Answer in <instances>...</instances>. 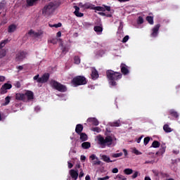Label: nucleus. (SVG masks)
Masks as SVG:
<instances>
[{"label": "nucleus", "mask_w": 180, "mask_h": 180, "mask_svg": "<svg viewBox=\"0 0 180 180\" xmlns=\"http://www.w3.org/2000/svg\"><path fill=\"white\" fill-rule=\"evenodd\" d=\"M106 77L109 81L110 85H111V86H116V85H117L116 81L122 79V75L120 72H115L112 70H108L106 71Z\"/></svg>", "instance_id": "obj_1"}, {"label": "nucleus", "mask_w": 180, "mask_h": 180, "mask_svg": "<svg viewBox=\"0 0 180 180\" xmlns=\"http://www.w3.org/2000/svg\"><path fill=\"white\" fill-rule=\"evenodd\" d=\"M71 84L75 86L86 85V84H88V80H86V78L84 76H76L72 79Z\"/></svg>", "instance_id": "obj_2"}, {"label": "nucleus", "mask_w": 180, "mask_h": 180, "mask_svg": "<svg viewBox=\"0 0 180 180\" xmlns=\"http://www.w3.org/2000/svg\"><path fill=\"white\" fill-rule=\"evenodd\" d=\"M98 143L103 147H110L113 144V138L110 136H107L105 138L100 136L98 138Z\"/></svg>", "instance_id": "obj_3"}, {"label": "nucleus", "mask_w": 180, "mask_h": 180, "mask_svg": "<svg viewBox=\"0 0 180 180\" xmlns=\"http://www.w3.org/2000/svg\"><path fill=\"white\" fill-rule=\"evenodd\" d=\"M51 85L52 88L56 89V91H58L59 92H67V86L56 80H52L51 82Z\"/></svg>", "instance_id": "obj_4"}, {"label": "nucleus", "mask_w": 180, "mask_h": 180, "mask_svg": "<svg viewBox=\"0 0 180 180\" xmlns=\"http://www.w3.org/2000/svg\"><path fill=\"white\" fill-rule=\"evenodd\" d=\"M54 12V3H49L48 5H46L42 9V15L44 16H50L51 13Z\"/></svg>", "instance_id": "obj_5"}, {"label": "nucleus", "mask_w": 180, "mask_h": 180, "mask_svg": "<svg viewBox=\"0 0 180 180\" xmlns=\"http://www.w3.org/2000/svg\"><path fill=\"white\" fill-rule=\"evenodd\" d=\"M26 56H27V52L24 51H18V53L15 55V61H23V60L26 58Z\"/></svg>", "instance_id": "obj_6"}, {"label": "nucleus", "mask_w": 180, "mask_h": 180, "mask_svg": "<svg viewBox=\"0 0 180 180\" xmlns=\"http://www.w3.org/2000/svg\"><path fill=\"white\" fill-rule=\"evenodd\" d=\"M12 88V84L9 83H6L1 86L0 89V94L1 95H5L8 92V89H11Z\"/></svg>", "instance_id": "obj_7"}, {"label": "nucleus", "mask_w": 180, "mask_h": 180, "mask_svg": "<svg viewBox=\"0 0 180 180\" xmlns=\"http://www.w3.org/2000/svg\"><path fill=\"white\" fill-rule=\"evenodd\" d=\"M50 79V74L44 73L41 77L38 79L39 84H46Z\"/></svg>", "instance_id": "obj_8"}, {"label": "nucleus", "mask_w": 180, "mask_h": 180, "mask_svg": "<svg viewBox=\"0 0 180 180\" xmlns=\"http://www.w3.org/2000/svg\"><path fill=\"white\" fill-rule=\"evenodd\" d=\"M79 6L80 8H83V9H91V11H93L94 9V6H95V5L89 3V2H86V3H79Z\"/></svg>", "instance_id": "obj_9"}, {"label": "nucleus", "mask_w": 180, "mask_h": 180, "mask_svg": "<svg viewBox=\"0 0 180 180\" xmlns=\"http://www.w3.org/2000/svg\"><path fill=\"white\" fill-rule=\"evenodd\" d=\"M160 27H161V25L157 24L152 29V33L150 34L151 37H157L158 36V31L160 30Z\"/></svg>", "instance_id": "obj_10"}, {"label": "nucleus", "mask_w": 180, "mask_h": 180, "mask_svg": "<svg viewBox=\"0 0 180 180\" xmlns=\"http://www.w3.org/2000/svg\"><path fill=\"white\" fill-rule=\"evenodd\" d=\"M89 159L92 160L93 165H101V164H102V162L99 160V159L96 157V155H91L89 157Z\"/></svg>", "instance_id": "obj_11"}, {"label": "nucleus", "mask_w": 180, "mask_h": 180, "mask_svg": "<svg viewBox=\"0 0 180 180\" xmlns=\"http://www.w3.org/2000/svg\"><path fill=\"white\" fill-rule=\"evenodd\" d=\"M28 34H29V36H31V37L37 38V37H40V36H41V34H43V32H42V31H39V32H36L33 30H30L28 32Z\"/></svg>", "instance_id": "obj_12"}, {"label": "nucleus", "mask_w": 180, "mask_h": 180, "mask_svg": "<svg viewBox=\"0 0 180 180\" xmlns=\"http://www.w3.org/2000/svg\"><path fill=\"white\" fill-rule=\"evenodd\" d=\"M120 68H121V72L122 74H123V75H127L128 74L130 73V71L129 70V68L127 65H126V64L121 63Z\"/></svg>", "instance_id": "obj_13"}, {"label": "nucleus", "mask_w": 180, "mask_h": 180, "mask_svg": "<svg viewBox=\"0 0 180 180\" xmlns=\"http://www.w3.org/2000/svg\"><path fill=\"white\" fill-rule=\"evenodd\" d=\"M69 172L72 179H74V180L78 179V175H79L78 170L70 169Z\"/></svg>", "instance_id": "obj_14"}, {"label": "nucleus", "mask_w": 180, "mask_h": 180, "mask_svg": "<svg viewBox=\"0 0 180 180\" xmlns=\"http://www.w3.org/2000/svg\"><path fill=\"white\" fill-rule=\"evenodd\" d=\"M88 123H91L94 126H98L99 124V121L95 117H90L87 120Z\"/></svg>", "instance_id": "obj_15"}, {"label": "nucleus", "mask_w": 180, "mask_h": 180, "mask_svg": "<svg viewBox=\"0 0 180 180\" xmlns=\"http://www.w3.org/2000/svg\"><path fill=\"white\" fill-rule=\"evenodd\" d=\"M91 77L92 79H98L99 78V73L98 72V70L96 69H93L91 70Z\"/></svg>", "instance_id": "obj_16"}, {"label": "nucleus", "mask_w": 180, "mask_h": 180, "mask_svg": "<svg viewBox=\"0 0 180 180\" xmlns=\"http://www.w3.org/2000/svg\"><path fill=\"white\" fill-rule=\"evenodd\" d=\"M25 98L27 96L28 101H32V99H34V94L32 91H27L25 94Z\"/></svg>", "instance_id": "obj_17"}, {"label": "nucleus", "mask_w": 180, "mask_h": 180, "mask_svg": "<svg viewBox=\"0 0 180 180\" xmlns=\"http://www.w3.org/2000/svg\"><path fill=\"white\" fill-rule=\"evenodd\" d=\"M74 8L75 9L74 12L75 16H77V18H82V16H84V13H79V7H78L77 6H75Z\"/></svg>", "instance_id": "obj_18"}, {"label": "nucleus", "mask_w": 180, "mask_h": 180, "mask_svg": "<svg viewBox=\"0 0 180 180\" xmlns=\"http://www.w3.org/2000/svg\"><path fill=\"white\" fill-rule=\"evenodd\" d=\"M82 130H84V125L82 124H77L75 128L76 133L77 134H81V133H82Z\"/></svg>", "instance_id": "obj_19"}, {"label": "nucleus", "mask_w": 180, "mask_h": 180, "mask_svg": "<svg viewBox=\"0 0 180 180\" xmlns=\"http://www.w3.org/2000/svg\"><path fill=\"white\" fill-rule=\"evenodd\" d=\"M15 99L17 101H26V96L23 94L18 93L15 94Z\"/></svg>", "instance_id": "obj_20"}, {"label": "nucleus", "mask_w": 180, "mask_h": 180, "mask_svg": "<svg viewBox=\"0 0 180 180\" xmlns=\"http://www.w3.org/2000/svg\"><path fill=\"white\" fill-rule=\"evenodd\" d=\"M109 126H110V127H120V126H122L120 120H118L112 122H110Z\"/></svg>", "instance_id": "obj_21"}, {"label": "nucleus", "mask_w": 180, "mask_h": 180, "mask_svg": "<svg viewBox=\"0 0 180 180\" xmlns=\"http://www.w3.org/2000/svg\"><path fill=\"white\" fill-rule=\"evenodd\" d=\"M27 6H34V5H37L39 0H26Z\"/></svg>", "instance_id": "obj_22"}, {"label": "nucleus", "mask_w": 180, "mask_h": 180, "mask_svg": "<svg viewBox=\"0 0 180 180\" xmlns=\"http://www.w3.org/2000/svg\"><path fill=\"white\" fill-rule=\"evenodd\" d=\"M101 160H103V161H104V162H114L115 160H111L110 158H109V156L106 155H101Z\"/></svg>", "instance_id": "obj_23"}, {"label": "nucleus", "mask_w": 180, "mask_h": 180, "mask_svg": "<svg viewBox=\"0 0 180 180\" xmlns=\"http://www.w3.org/2000/svg\"><path fill=\"white\" fill-rule=\"evenodd\" d=\"M169 113L175 119H178V117H179V114L175 110H169Z\"/></svg>", "instance_id": "obj_24"}, {"label": "nucleus", "mask_w": 180, "mask_h": 180, "mask_svg": "<svg viewBox=\"0 0 180 180\" xmlns=\"http://www.w3.org/2000/svg\"><path fill=\"white\" fill-rule=\"evenodd\" d=\"M94 30L97 33V34H101V33L103 32V28L101 26H95L94 27Z\"/></svg>", "instance_id": "obj_25"}, {"label": "nucleus", "mask_w": 180, "mask_h": 180, "mask_svg": "<svg viewBox=\"0 0 180 180\" xmlns=\"http://www.w3.org/2000/svg\"><path fill=\"white\" fill-rule=\"evenodd\" d=\"M15 30H16V25L15 24H12L8 26V33H13Z\"/></svg>", "instance_id": "obj_26"}, {"label": "nucleus", "mask_w": 180, "mask_h": 180, "mask_svg": "<svg viewBox=\"0 0 180 180\" xmlns=\"http://www.w3.org/2000/svg\"><path fill=\"white\" fill-rule=\"evenodd\" d=\"M163 130L164 131H165V133H171V131H172V129H171V127H169V125H168L167 124H165L163 126Z\"/></svg>", "instance_id": "obj_27"}, {"label": "nucleus", "mask_w": 180, "mask_h": 180, "mask_svg": "<svg viewBox=\"0 0 180 180\" xmlns=\"http://www.w3.org/2000/svg\"><path fill=\"white\" fill-rule=\"evenodd\" d=\"M82 147L84 150H88V148H91V143L90 142H84L82 143Z\"/></svg>", "instance_id": "obj_28"}, {"label": "nucleus", "mask_w": 180, "mask_h": 180, "mask_svg": "<svg viewBox=\"0 0 180 180\" xmlns=\"http://www.w3.org/2000/svg\"><path fill=\"white\" fill-rule=\"evenodd\" d=\"M79 135L80 136V140L82 141H86V140H88V135H86V134L81 133Z\"/></svg>", "instance_id": "obj_29"}, {"label": "nucleus", "mask_w": 180, "mask_h": 180, "mask_svg": "<svg viewBox=\"0 0 180 180\" xmlns=\"http://www.w3.org/2000/svg\"><path fill=\"white\" fill-rule=\"evenodd\" d=\"M9 43V39L2 40L0 43V50L4 49V46H6Z\"/></svg>", "instance_id": "obj_30"}, {"label": "nucleus", "mask_w": 180, "mask_h": 180, "mask_svg": "<svg viewBox=\"0 0 180 180\" xmlns=\"http://www.w3.org/2000/svg\"><path fill=\"white\" fill-rule=\"evenodd\" d=\"M93 11H98V12H105V7L102 6H93Z\"/></svg>", "instance_id": "obj_31"}, {"label": "nucleus", "mask_w": 180, "mask_h": 180, "mask_svg": "<svg viewBox=\"0 0 180 180\" xmlns=\"http://www.w3.org/2000/svg\"><path fill=\"white\" fill-rule=\"evenodd\" d=\"M146 20L149 25H154V17L153 16H147Z\"/></svg>", "instance_id": "obj_32"}, {"label": "nucleus", "mask_w": 180, "mask_h": 180, "mask_svg": "<svg viewBox=\"0 0 180 180\" xmlns=\"http://www.w3.org/2000/svg\"><path fill=\"white\" fill-rule=\"evenodd\" d=\"M123 172L125 175H131V174H133V169L130 168H127L124 169Z\"/></svg>", "instance_id": "obj_33"}, {"label": "nucleus", "mask_w": 180, "mask_h": 180, "mask_svg": "<svg viewBox=\"0 0 180 180\" xmlns=\"http://www.w3.org/2000/svg\"><path fill=\"white\" fill-rule=\"evenodd\" d=\"M6 57V49H3L0 50V59Z\"/></svg>", "instance_id": "obj_34"}, {"label": "nucleus", "mask_w": 180, "mask_h": 180, "mask_svg": "<svg viewBox=\"0 0 180 180\" xmlns=\"http://www.w3.org/2000/svg\"><path fill=\"white\" fill-rule=\"evenodd\" d=\"M160 146H161V143L158 141H154L152 143V147H153V148H158Z\"/></svg>", "instance_id": "obj_35"}, {"label": "nucleus", "mask_w": 180, "mask_h": 180, "mask_svg": "<svg viewBox=\"0 0 180 180\" xmlns=\"http://www.w3.org/2000/svg\"><path fill=\"white\" fill-rule=\"evenodd\" d=\"M5 6H6V1L5 0H2L0 2V11H2V9H5Z\"/></svg>", "instance_id": "obj_36"}, {"label": "nucleus", "mask_w": 180, "mask_h": 180, "mask_svg": "<svg viewBox=\"0 0 180 180\" xmlns=\"http://www.w3.org/2000/svg\"><path fill=\"white\" fill-rule=\"evenodd\" d=\"M74 63H75V64H77V65L81 64V59L79 58V56L74 57Z\"/></svg>", "instance_id": "obj_37"}, {"label": "nucleus", "mask_w": 180, "mask_h": 180, "mask_svg": "<svg viewBox=\"0 0 180 180\" xmlns=\"http://www.w3.org/2000/svg\"><path fill=\"white\" fill-rule=\"evenodd\" d=\"M5 103H4V106H6L7 105H9V103L11 102V96H6L5 98Z\"/></svg>", "instance_id": "obj_38"}, {"label": "nucleus", "mask_w": 180, "mask_h": 180, "mask_svg": "<svg viewBox=\"0 0 180 180\" xmlns=\"http://www.w3.org/2000/svg\"><path fill=\"white\" fill-rule=\"evenodd\" d=\"M143 23H144V18H143L141 16H139L137 20V24L143 25Z\"/></svg>", "instance_id": "obj_39"}, {"label": "nucleus", "mask_w": 180, "mask_h": 180, "mask_svg": "<svg viewBox=\"0 0 180 180\" xmlns=\"http://www.w3.org/2000/svg\"><path fill=\"white\" fill-rule=\"evenodd\" d=\"M91 131H95L96 133H101V131H102V129H101V128L98 127H96L91 128Z\"/></svg>", "instance_id": "obj_40"}, {"label": "nucleus", "mask_w": 180, "mask_h": 180, "mask_svg": "<svg viewBox=\"0 0 180 180\" xmlns=\"http://www.w3.org/2000/svg\"><path fill=\"white\" fill-rule=\"evenodd\" d=\"M150 136H146L143 139V143H144V146H147V144H148V143H150Z\"/></svg>", "instance_id": "obj_41"}, {"label": "nucleus", "mask_w": 180, "mask_h": 180, "mask_svg": "<svg viewBox=\"0 0 180 180\" xmlns=\"http://www.w3.org/2000/svg\"><path fill=\"white\" fill-rule=\"evenodd\" d=\"M164 153H165V148H162L159 150L158 152L156 153V155H162V154H164Z\"/></svg>", "instance_id": "obj_42"}, {"label": "nucleus", "mask_w": 180, "mask_h": 180, "mask_svg": "<svg viewBox=\"0 0 180 180\" xmlns=\"http://www.w3.org/2000/svg\"><path fill=\"white\" fill-rule=\"evenodd\" d=\"M116 178L117 179H120V180H127V178L124 177V176H123L122 174H117Z\"/></svg>", "instance_id": "obj_43"}, {"label": "nucleus", "mask_w": 180, "mask_h": 180, "mask_svg": "<svg viewBox=\"0 0 180 180\" xmlns=\"http://www.w3.org/2000/svg\"><path fill=\"white\" fill-rule=\"evenodd\" d=\"M122 155H123V153H114V154H112V158H119V157H122Z\"/></svg>", "instance_id": "obj_44"}, {"label": "nucleus", "mask_w": 180, "mask_h": 180, "mask_svg": "<svg viewBox=\"0 0 180 180\" xmlns=\"http://www.w3.org/2000/svg\"><path fill=\"white\" fill-rule=\"evenodd\" d=\"M129 35H126L122 40V43H127L129 41Z\"/></svg>", "instance_id": "obj_45"}, {"label": "nucleus", "mask_w": 180, "mask_h": 180, "mask_svg": "<svg viewBox=\"0 0 180 180\" xmlns=\"http://www.w3.org/2000/svg\"><path fill=\"white\" fill-rule=\"evenodd\" d=\"M160 175L162 178H169L168 173L160 172Z\"/></svg>", "instance_id": "obj_46"}, {"label": "nucleus", "mask_w": 180, "mask_h": 180, "mask_svg": "<svg viewBox=\"0 0 180 180\" xmlns=\"http://www.w3.org/2000/svg\"><path fill=\"white\" fill-rule=\"evenodd\" d=\"M134 154H136V155H141V152L139 151V150L134 148L133 150Z\"/></svg>", "instance_id": "obj_47"}, {"label": "nucleus", "mask_w": 180, "mask_h": 180, "mask_svg": "<svg viewBox=\"0 0 180 180\" xmlns=\"http://www.w3.org/2000/svg\"><path fill=\"white\" fill-rule=\"evenodd\" d=\"M57 41H58V39L57 38H53L51 39V43H52V44H57Z\"/></svg>", "instance_id": "obj_48"}, {"label": "nucleus", "mask_w": 180, "mask_h": 180, "mask_svg": "<svg viewBox=\"0 0 180 180\" xmlns=\"http://www.w3.org/2000/svg\"><path fill=\"white\" fill-rule=\"evenodd\" d=\"M139 176V172H135L134 174L131 176L132 179H136Z\"/></svg>", "instance_id": "obj_49"}, {"label": "nucleus", "mask_w": 180, "mask_h": 180, "mask_svg": "<svg viewBox=\"0 0 180 180\" xmlns=\"http://www.w3.org/2000/svg\"><path fill=\"white\" fill-rule=\"evenodd\" d=\"M63 26V24L61 22H59L58 24H54L53 25L51 26V27H61Z\"/></svg>", "instance_id": "obj_50"}, {"label": "nucleus", "mask_w": 180, "mask_h": 180, "mask_svg": "<svg viewBox=\"0 0 180 180\" xmlns=\"http://www.w3.org/2000/svg\"><path fill=\"white\" fill-rule=\"evenodd\" d=\"M68 51V50L67 49V48L65 46L62 47V53L65 54V53H67Z\"/></svg>", "instance_id": "obj_51"}, {"label": "nucleus", "mask_w": 180, "mask_h": 180, "mask_svg": "<svg viewBox=\"0 0 180 180\" xmlns=\"http://www.w3.org/2000/svg\"><path fill=\"white\" fill-rule=\"evenodd\" d=\"M112 174H117V172H119V169L115 167V168L112 169Z\"/></svg>", "instance_id": "obj_52"}, {"label": "nucleus", "mask_w": 180, "mask_h": 180, "mask_svg": "<svg viewBox=\"0 0 180 180\" xmlns=\"http://www.w3.org/2000/svg\"><path fill=\"white\" fill-rule=\"evenodd\" d=\"M107 179H109V176H106L103 178H101V177L98 178V180H107Z\"/></svg>", "instance_id": "obj_53"}, {"label": "nucleus", "mask_w": 180, "mask_h": 180, "mask_svg": "<svg viewBox=\"0 0 180 180\" xmlns=\"http://www.w3.org/2000/svg\"><path fill=\"white\" fill-rule=\"evenodd\" d=\"M68 168L71 169L74 167V165L71 163L70 162H68Z\"/></svg>", "instance_id": "obj_54"}, {"label": "nucleus", "mask_w": 180, "mask_h": 180, "mask_svg": "<svg viewBox=\"0 0 180 180\" xmlns=\"http://www.w3.org/2000/svg\"><path fill=\"white\" fill-rule=\"evenodd\" d=\"M39 77V75H35V76L33 77V79H34V81H37V82H38L39 79L40 78V77Z\"/></svg>", "instance_id": "obj_55"}, {"label": "nucleus", "mask_w": 180, "mask_h": 180, "mask_svg": "<svg viewBox=\"0 0 180 180\" xmlns=\"http://www.w3.org/2000/svg\"><path fill=\"white\" fill-rule=\"evenodd\" d=\"M143 137H144V136H141L138 139H136V142L138 143H140L141 142V139H143Z\"/></svg>", "instance_id": "obj_56"}, {"label": "nucleus", "mask_w": 180, "mask_h": 180, "mask_svg": "<svg viewBox=\"0 0 180 180\" xmlns=\"http://www.w3.org/2000/svg\"><path fill=\"white\" fill-rule=\"evenodd\" d=\"M104 8H105V11H108V12H110V6H105Z\"/></svg>", "instance_id": "obj_57"}, {"label": "nucleus", "mask_w": 180, "mask_h": 180, "mask_svg": "<svg viewBox=\"0 0 180 180\" xmlns=\"http://www.w3.org/2000/svg\"><path fill=\"white\" fill-rule=\"evenodd\" d=\"M80 160H81V161H85V160H86V157H85V155H82L80 156Z\"/></svg>", "instance_id": "obj_58"}, {"label": "nucleus", "mask_w": 180, "mask_h": 180, "mask_svg": "<svg viewBox=\"0 0 180 180\" xmlns=\"http://www.w3.org/2000/svg\"><path fill=\"white\" fill-rule=\"evenodd\" d=\"M15 86L16 88H20V86H21L20 82H17L15 83Z\"/></svg>", "instance_id": "obj_59"}, {"label": "nucleus", "mask_w": 180, "mask_h": 180, "mask_svg": "<svg viewBox=\"0 0 180 180\" xmlns=\"http://www.w3.org/2000/svg\"><path fill=\"white\" fill-rule=\"evenodd\" d=\"M5 81V77L0 75V82H4Z\"/></svg>", "instance_id": "obj_60"}, {"label": "nucleus", "mask_w": 180, "mask_h": 180, "mask_svg": "<svg viewBox=\"0 0 180 180\" xmlns=\"http://www.w3.org/2000/svg\"><path fill=\"white\" fill-rule=\"evenodd\" d=\"M153 172L155 175V176H158V175H159L158 171L153 170Z\"/></svg>", "instance_id": "obj_61"}, {"label": "nucleus", "mask_w": 180, "mask_h": 180, "mask_svg": "<svg viewBox=\"0 0 180 180\" xmlns=\"http://www.w3.org/2000/svg\"><path fill=\"white\" fill-rule=\"evenodd\" d=\"M82 176H84V172L81 171L79 174V178H82Z\"/></svg>", "instance_id": "obj_62"}, {"label": "nucleus", "mask_w": 180, "mask_h": 180, "mask_svg": "<svg viewBox=\"0 0 180 180\" xmlns=\"http://www.w3.org/2000/svg\"><path fill=\"white\" fill-rule=\"evenodd\" d=\"M98 15H101V16H106V13H105L103 12H99Z\"/></svg>", "instance_id": "obj_63"}, {"label": "nucleus", "mask_w": 180, "mask_h": 180, "mask_svg": "<svg viewBox=\"0 0 180 180\" xmlns=\"http://www.w3.org/2000/svg\"><path fill=\"white\" fill-rule=\"evenodd\" d=\"M56 36L58 37H61V32H57V34H56Z\"/></svg>", "instance_id": "obj_64"}]
</instances>
